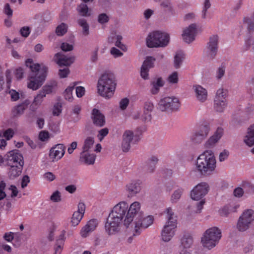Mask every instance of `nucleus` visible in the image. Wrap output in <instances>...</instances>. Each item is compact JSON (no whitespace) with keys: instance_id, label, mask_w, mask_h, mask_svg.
<instances>
[{"instance_id":"nucleus-1","label":"nucleus","mask_w":254,"mask_h":254,"mask_svg":"<svg viewBox=\"0 0 254 254\" xmlns=\"http://www.w3.org/2000/svg\"><path fill=\"white\" fill-rule=\"evenodd\" d=\"M127 208L128 204L125 201L119 202L112 208L105 224V232L109 235H115L120 231Z\"/></svg>"},{"instance_id":"nucleus-2","label":"nucleus","mask_w":254,"mask_h":254,"mask_svg":"<svg viewBox=\"0 0 254 254\" xmlns=\"http://www.w3.org/2000/svg\"><path fill=\"white\" fill-rule=\"evenodd\" d=\"M195 169L202 175L212 174L216 168V160L213 152L207 150L200 154L195 163Z\"/></svg>"},{"instance_id":"nucleus-3","label":"nucleus","mask_w":254,"mask_h":254,"mask_svg":"<svg viewBox=\"0 0 254 254\" xmlns=\"http://www.w3.org/2000/svg\"><path fill=\"white\" fill-rule=\"evenodd\" d=\"M117 82L114 74L111 72L103 73L97 84L98 94L106 99L111 98L115 93Z\"/></svg>"},{"instance_id":"nucleus-4","label":"nucleus","mask_w":254,"mask_h":254,"mask_svg":"<svg viewBox=\"0 0 254 254\" xmlns=\"http://www.w3.org/2000/svg\"><path fill=\"white\" fill-rule=\"evenodd\" d=\"M221 237V230L217 227H212L203 232L200 243L204 249L211 250L218 244Z\"/></svg>"},{"instance_id":"nucleus-5","label":"nucleus","mask_w":254,"mask_h":254,"mask_svg":"<svg viewBox=\"0 0 254 254\" xmlns=\"http://www.w3.org/2000/svg\"><path fill=\"white\" fill-rule=\"evenodd\" d=\"M169 41V35L161 31L150 33L146 39V45L149 48L165 47L168 45Z\"/></svg>"},{"instance_id":"nucleus-6","label":"nucleus","mask_w":254,"mask_h":254,"mask_svg":"<svg viewBox=\"0 0 254 254\" xmlns=\"http://www.w3.org/2000/svg\"><path fill=\"white\" fill-rule=\"evenodd\" d=\"M181 102L178 97L167 96L161 98L158 103V109L161 112L167 113L179 111Z\"/></svg>"},{"instance_id":"nucleus-7","label":"nucleus","mask_w":254,"mask_h":254,"mask_svg":"<svg viewBox=\"0 0 254 254\" xmlns=\"http://www.w3.org/2000/svg\"><path fill=\"white\" fill-rule=\"evenodd\" d=\"M142 212L140 202L137 201L132 202L128 205L127 213L123 221L124 225L127 228L133 224L135 219L141 216Z\"/></svg>"},{"instance_id":"nucleus-8","label":"nucleus","mask_w":254,"mask_h":254,"mask_svg":"<svg viewBox=\"0 0 254 254\" xmlns=\"http://www.w3.org/2000/svg\"><path fill=\"white\" fill-rule=\"evenodd\" d=\"M254 221V210L252 208L245 209L240 215L236 225L240 232L248 230Z\"/></svg>"},{"instance_id":"nucleus-9","label":"nucleus","mask_w":254,"mask_h":254,"mask_svg":"<svg viewBox=\"0 0 254 254\" xmlns=\"http://www.w3.org/2000/svg\"><path fill=\"white\" fill-rule=\"evenodd\" d=\"M218 43L219 37L217 35L209 37L204 50V55L208 60H212L215 58L218 50Z\"/></svg>"},{"instance_id":"nucleus-10","label":"nucleus","mask_w":254,"mask_h":254,"mask_svg":"<svg viewBox=\"0 0 254 254\" xmlns=\"http://www.w3.org/2000/svg\"><path fill=\"white\" fill-rule=\"evenodd\" d=\"M210 130L209 124L201 125L190 136V140L194 143H201L208 136Z\"/></svg>"},{"instance_id":"nucleus-11","label":"nucleus","mask_w":254,"mask_h":254,"mask_svg":"<svg viewBox=\"0 0 254 254\" xmlns=\"http://www.w3.org/2000/svg\"><path fill=\"white\" fill-rule=\"evenodd\" d=\"M209 190V185L206 182H201L193 188L190 191V197L194 200H200L207 194Z\"/></svg>"},{"instance_id":"nucleus-12","label":"nucleus","mask_w":254,"mask_h":254,"mask_svg":"<svg viewBox=\"0 0 254 254\" xmlns=\"http://www.w3.org/2000/svg\"><path fill=\"white\" fill-rule=\"evenodd\" d=\"M154 221V217L151 215L147 216L143 218L140 217L135 219L133 222L134 231L136 234L140 233L142 229H145L151 225Z\"/></svg>"},{"instance_id":"nucleus-13","label":"nucleus","mask_w":254,"mask_h":254,"mask_svg":"<svg viewBox=\"0 0 254 254\" xmlns=\"http://www.w3.org/2000/svg\"><path fill=\"white\" fill-rule=\"evenodd\" d=\"M46 77V74L44 73L39 75H38V74L29 75L27 82L28 88L34 91L38 89L43 84Z\"/></svg>"},{"instance_id":"nucleus-14","label":"nucleus","mask_w":254,"mask_h":254,"mask_svg":"<svg viewBox=\"0 0 254 254\" xmlns=\"http://www.w3.org/2000/svg\"><path fill=\"white\" fill-rule=\"evenodd\" d=\"M156 59L151 56L146 57L140 68V76L144 80L149 78V71L150 69L154 67Z\"/></svg>"},{"instance_id":"nucleus-15","label":"nucleus","mask_w":254,"mask_h":254,"mask_svg":"<svg viewBox=\"0 0 254 254\" xmlns=\"http://www.w3.org/2000/svg\"><path fill=\"white\" fill-rule=\"evenodd\" d=\"M197 34V26L196 24H191L185 28L182 34L183 41L188 44L195 40Z\"/></svg>"},{"instance_id":"nucleus-16","label":"nucleus","mask_w":254,"mask_h":254,"mask_svg":"<svg viewBox=\"0 0 254 254\" xmlns=\"http://www.w3.org/2000/svg\"><path fill=\"white\" fill-rule=\"evenodd\" d=\"M224 134V129L221 127H218L213 134L205 142L204 146L206 149L214 148L220 140Z\"/></svg>"},{"instance_id":"nucleus-17","label":"nucleus","mask_w":254,"mask_h":254,"mask_svg":"<svg viewBox=\"0 0 254 254\" xmlns=\"http://www.w3.org/2000/svg\"><path fill=\"white\" fill-rule=\"evenodd\" d=\"M254 193V185L248 182H243L241 187L235 188L233 191L234 195L237 198L242 197L244 194Z\"/></svg>"},{"instance_id":"nucleus-18","label":"nucleus","mask_w":254,"mask_h":254,"mask_svg":"<svg viewBox=\"0 0 254 254\" xmlns=\"http://www.w3.org/2000/svg\"><path fill=\"white\" fill-rule=\"evenodd\" d=\"M8 165H23V158L17 150L10 151L7 154Z\"/></svg>"},{"instance_id":"nucleus-19","label":"nucleus","mask_w":254,"mask_h":254,"mask_svg":"<svg viewBox=\"0 0 254 254\" xmlns=\"http://www.w3.org/2000/svg\"><path fill=\"white\" fill-rule=\"evenodd\" d=\"M65 146L62 144H58L50 150L49 157L53 162L60 160L65 153Z\"/></svg>"},{"instance_id":"nucleus-20","label":"nucleus","mask_w":254,"mask_h":254,"mask_svg":"<svg viewBox=\"0 0 254 254\" xmlns=\"http://www.w3.org/2000/svg\"><path fill=\"white\" fill-rule=\"evenodd\" d=\"M26 66L29 67L33 74L38 75L42 74V73L47 74V67L43 64H39L37 63H33L32 59H28L25 62Z\"/></svg>"},{"instance_id":"nucleus-21","label":"nucleus","mask_w":254,"mask_h":254,"mask_svg":"<svg viewBox=\"0 0 254 254\" xmlns=\"http://www.w3.org/2000/svg\"><path fill=\"white\" fill-rule=\"evenodd\" d=\"M134 137L132 130H126L122 135V148L124 152H127L130 148V144Z\"/></svg>"},{"instance_id":"nucleus-22","label":"nucleus","mask_w":254,"mask_h":254,"mask_svg":"<svg viewBox=\"0 0 254 254\" xmlns=\"http://www.w3.org/2000/svg\"><path fill=\"white\" fill-rule=\"evenodd\" d=\"M85 206L83 202H79L78 204V210L75 211L71 219L72 226H77L81 221L85 212Z\"/></svg>"},{"instance_id":"nucleus-23","label":"nucleus","mask_w":254,"mask_h":254,"mask_svg":"<svg viewBox=\"0 0 254 254\" xmlns=\"http://www.w3.org/2000/svg\"><path fill=\"white\" fill-rule=\"evenodd\" d=\"M154 105L151 100H147L144 102L143 106V114L141 120L145 122H149L151 120V113L153 111Z\"/></svg>"},{"instance_id":"nucleus-24","label":"nucleus","mask_w":254,"mask_h":254,"mask_svg":"<svg viewBox=\"0 0 254 254\" xmlns=\"http://www.w3.org/2000/svg\"><path fill=\"white\" fill-rule=\"evenodd\" d=\"M54 60L60 66H69L74 62V57L58 53L55 55Z\"/></svg>"},{"instance_id":"nucleus-25","label":"nucleus","mask_w":254,"mask_h":254,"mask_svg":"<svg viewBox=\"0 0 254 254\" xmlns=\"http://www.w3.org/2000/svg\"><path fill=\"white\" fill-rule=\"evenodd\" d=\"M177 226L165 224L161 231V239L165 242L170 241L174 236Z\"/></svg>"},{"instance_id":"nucleus-26","label":"nucleus","mask_w":254,"mask_h":254,"mask_svg":"<svg viewBox=\"0 0 254 254\" xmlns=\"http://www.w3.org/2000/svg\"><path fill=\"white\" fill-rule=\"evenodd\" d=\"M122 39L123 37L121 34L116 31H112L108 37V41L110 44L114 43L115 46L123 51H126L127 49L126 46L122 43Z\"/></svg>"},{"instance_id":"nucleus-27","label":"nucleus","mask_w":254,"mask_h":254,"mask_svg":"<svg viewBox=\"0 0 254 254\" xmlns=\"http://www.w3.org/2000/svg\"><path fill=\"white\" fill-rule=\"evenodd\" d=\"M192 89L195 97L198 102L204 103L207 100L208 92L205 88L201 85H195L193 86Z\"/></svg>"},{"instance_id":"nucleus-28","label":"nucleus","mask_w":254,"mask_h":254,"mask_svg":"<svg viewBox=\"0 0 254 254\" xmlns=\"http://www.w3.org/2000/svg\"><path fill=\"white\" fill-rule=\"evenodd\" d=\"M96 155L91 151H81L80 153L79 161L86 165L94 164Z\"/></svg>"},{"instance_id":"nucleus-29","label":"nucleus","mask_w":254,"mask_h":254,"mask_svg":"<svg viewBox=\"0 0 254 254\" xmlns=\"http://www.w3.org/2000/svg\"><path fill=\"white\" fill-rule=\"evenodd\" d=\"M98 224L97 219H92L89 220L87 224L81 229L80 231V235L83 238L87 237L89 233L94 231Z\"/></svg>"},{"instance_id":"nucleus-30","label":"nucleus","mask_w":254,"mask_h":254,"mask_svg":"<svg viewBox=\"0 0 254 254\" xmlns=\"http://www.w3.org/2000/svg\"><path fill=\"white\" fill-rule=\"evenodd\" d=\"M91 118L93 124L98 127H102L105 124V116L97 109H93L92 111Z\"/></svg>"},{"instance_id":"nucleus-31","label":"nucleus","mask_w":254,"mask_h":254,"mask_svg":"<svg viewBox=\"0 0 254 254\" xmlns=\"http://www.w3.org/2000/svg\"><path fill=\"white\" fill-rule=\"evenodd\" d=\"M126 190L131 195H135L141 190V182L133 180L127 184Z\"/></svg>"},{"instance_id":"nucleus-32","label":"nucleus","mask_w":254,"mask_h":254,"mask_svg":"<svg viewBox=\"0 0 254 254\" xmlns=\"http://www.w3.org/2000/svg\"><path fill=\"white\" fill-rule=\"evenodd\" d=\"M165 215L166 223L165 224L177 226V216L171 207L167 208L164 211Z\"/></svg>"},{"instance_id":"nucleus-33","label":"nucleus","mask_w":254,"mask_h":254,"mask_svg":"<svg viewBox=\"0 0 254 254\" xmlns=\"http://www.w3.org/2000/svg\"><path fill=\"white\" fill-rule=\"evenodd\" d=\"M240 206V205L238 203L228 204L219 210V213L221 216H226L231 213L236 212Z\"/></svg>"},{"instance_id":"nucleus-34","label":"nucleus","mask_w":254,"mask_h":254,"mask_svg":"<svg viewBox=\"0 0 254 254\" xmlns=\"http://www.w3.org/2000/svg\"><path fill=\"white\" fill-rule=\"evenodd\" d=\"M243 141L247 145L250 147L254 144V124L248 127L247 134L244 136Z\"/></svg>"},{"instance_id":"nucleus-35","label":"nucleus","mask_w":254,"mask_h":254,"mask_svg":"<svg viewBox=\"0 0 254 254\" xmlns=\"http://www.w3.org/2000/svg\"><path fill=\"white\" fill-rule=\"evenodd\" d=\"M164 84V81L161 77H158L155 79L151 83L152 87L150 89V92L154 95L157 94L160 88L162 87Z\"/></svg>"},{"instance_id":"nucleus-36","label":"nucleus","mask_w":254,"mask_h":254,"mask_svg":"<svg viewBox=\"0 0 254 254\" xmlns=\"http://www.w3.org/2000/svg\"><path fill=\"white\" fill-rule=\"evenodd\" d=\"M45 97V96L39 91L38 93L34 97L32 103L30 105V110L32 111H35L42 104Z\"/></svg>"},{"instance_id":"nucleus-37","label":"nucleus","mask_w":254,"mask_h":254,"mask_svg":"<svg viewBox=\"0 0 254 254\" xmlns=\"http://www.w3.org/2000/svg\"><path fill=\"white\" fill-rule=\"evenodd\" d=\"M57 86V82L56 81H52L44 85L39 91L46 97V95L52 93Z\"/></svg>"},{"instance_id":"nucleus-38","label":"nucleus","mask_w":254,"mask_h":254,"mask_svg":"<svg viewBox=\"0 0 254 254\" xmlns=\"http://www.w3.org/2000/svg\"><path fill=\"white\" fill-rule=\"evenodd\" d=\"M185 58V54L182 52H178L175 54L173 60V66L175 69H179L181 67Z\"/></svg>"},{"instance_id":"nucleus-39","label":"nucleus","mask_w":254,"mask_h":254,"mask_svg":"<svg viewBox=\"0 0 254 254\" xmlns=\"http://www.w3.org/2000/svg\"><path fill=\"white\" fill-rule=\"evenodd\" d=\"M94 138L92 136L87 137L83 141L82 151H92L94 145Z\"/></svg>"},{"instance_id":"nucleus-40","label":"nucleus","mask_w":254,"mask_h":254,"mask_svg":"<svg viewBox=\"0 0 254 254\" xmlns=\"http://www.w3.org/2000/svg\"><path fill=\"white\" fill-rule=\"evenodd\" d=\"M228 91L223 88H219L215 94L214 102L227 101Z\"/></svg>"},{"instance_id":"nucleus-41","label":"nucleus","mask_w":254,"mask_h":254,"mask_svg":"<svg viewBox=\"0 0 254 254\" xmlns=\"http://www.w3.org/2000/svg\"><path fill=\"white\" fill-rule=\"evenodd\" d=\"M78 83V82H73L65 89L64 96L66 100L71 102L73 99L72 91L74 87Z\"/></svg>"},{"instance_id":"nucleus-42","label":"nucleus","mask_w":254,"mask_h":254,"mask_svg":"<svg viewBox=\"0 0 254 254\" xmlns=\"http://www.w3.org/2000/svg\"><path fill=\"white\" fill-rule=\"evenodd\" d=\"M193 240L191 236H184L181 240V249L187 250L190 248L193 244Z\"/></svg>"},{"instance_id":"nucleus-43","label":"nucleus","mask_w":254,"mask_h":254,"mask_svg":"<svg viewBox=\"0 0 254 254\" xmlns=\"http://www.w3.org/2000/svg\"><path fill=\"white\" fill-rule=\"evenodd\" d=\"M30 104V101L29 100H25L21 104L18 105L14 108V112L16 115H22Z\"/></svg>"},{"instance_id":"nucleus-44","label":"nucleus","mask_w":254,"mask_h":254,"mask_svg":"<svg viewBox=\"0 0 254 254\" xmlns=\"http://www.w3.org/2000/svg\"><path fill=\"white\" fill-rule=\"evenodd\" d=\"M10 166L9 175L10 178H13L19 176L21 173L23 165H8Z\"/></svg>"},{"instance_id":"nucleus-45","label":"nucleus","mask_w":254,"mask_h":254,"mask_svg":"<svg viewBox=\"0 0 254 254\" xmlns=\"http://www.w3.org/2000/svg\"><path fill=\"white\" fill-rule=\"evenodd\" d=\"M243 22L249 32L251 33L254 31V14L251 17H244Z\"/></svg>"},{"instance_id":"nucleus-46","label":"nucleus","mask_w":254,"mask_h":254,"mask_svg":"<svg viewBox=\"0 0 254 254\" xmlns=\"http://www.w3.org/2000/svg\"><path fill=\"white\" fill-rule=\"evenodd\" d=\"M167 83L170 85H176L179 81V73L174 71L169 74L166 79Z\"/></svg>"},{"instance_id":"nucleus-47","label":"nucleus","mask_w":254,"mask_h":254,"mask_svg":"<svg viewBox=\"0 0 254 254\" xmlns=\"http://www.w3.org/2000/svg\"><path fill=\"white\" fill-rule=\"evenodd\" d=\"M184 192V189L178 188L174 191L170 198V201L172 203H177L181 197Z\"/></svg>"},{"instance_id":"nucleus-48","label":"nucleus","mask_w":254,"mask_h":254,"mask_svg":"<svg viewBox=\"0 0 254 254\" xmlns=\"http://www.w3.org/2000/svg\"><path fill=\"white\" fill-rule=\"evenodd\" d=\"M227 101L214 102V110L219 113L223 112L227 107Z\"/></svg>"},{"instance_id":"nucleus-49","label":"nucleus","mask_w":254,"mask_h":254,"mask_svg":"<svg viewBox=\"0 0 254 254\" xmlns=\"http://www.w3.org/2000/svg\"><path fill=\"white\" fill-rule=\"evenodd\" d=\"M77 10L79 14L83 16H88L91 14V11L87 5L84 3L79 5L77 7Z\"/></svg>"},{"instance_id":"nucleus-50","label":"nucleus","mask_w":254,"mask_h":254,"mask_svg":"<svg viewBox=\"0 0 254 254\" xmlns=\"http://www.w3.org/2000/svg\"><path fill=\"white\" fill-rule=\"evenodd\" d=\"M78 24L82 28V33L84 35L87 36L89 34V27L86 20L84 19H80L78 20Z\"/></svg>"},{"instance_id":"nucleus-51","label":"nucleus","mask_w":254,"mask_h":254,"mask_svg":"<svg viewBox=\"0 0 254 254\" xmlns=\"http://www.w3.org/2000/svg\"><path fill=\"white\" fill-rule=\"evenodd\" d=\"M226 66L224 64L220 65L216 69L215 72V78L217 80L221 79L225 73Z\"/></svg>"},{"instance_id":"nucleus-52","label":"nucleus","mask_w":254,"mask_h":254,"mask_svg":"<svg viewBox=\"0 0 254 254\" xmlns=\"http://www.w3.org/2000/svg\"><path fill=\"white\" fill-rule=\"evenodd\" d=\"M67 30V26L65 23H62L59 25L56 29V33L58 36L64 35Z\"/></svg>"},{"instance_id":"nucleus-53","label":"nucleus","mask_w":254,"mask_h":254,"mask_svg":"<svg viewBox=\"0 0 254 254\" xmlns=\"http://www.w3.org/2000/svg\"><path fill=\"white\" fill-rule=\"evenodd\" d=\"M14 73L15 77L17 80H21L24 77L25 74L24 69L21 67H17L15 68Z\"/></svg>"},{"instance_id":"nucleus-54","label":"nucleus","mask_w":254,"mask_h":254,"mask_svg":"<svg viewBox=\"0 0 254 254\" xmlns=\"http://www.w3.org/2000/svg\"><path fill=\"white\" fill-rule=\"evenodd\" d=\"M252 48L254 51V37H251L245 40L244 48L245 50H248Z\"/></svg>"},{"instance_id":"nucleus-55","label":"nucleus","mask_w":254,"mask_h":254,"mask_svg":"<svg viewBox=\"0 0 254 254\" xmlns=\"http://www.w3.org/2000/svg\"><path fill=\"white\" fill-rule=\"evenodd\" d=\"M230 155V152L227 149H224L220 152L218 156V160L220 162H223L226 160Z\"/></svg>"},{"instance_id":"nucleus-56","label":"nucleus","mask_w":254,"mask_h":254,"mask_svg":"<svg viewBox=\"0 0 254 254\" xmlns=\"http://www.w3.org/2000/svg\"><path fill=\"white\" fill-rule=\"evenodd\" d=\"M213 16L212 13L208 10L202 9L201 13V17L202 19L209 21Z\"/></svg>"},{"instance_id":"nucleus-57","label":"nucleus","mask_w":254,"mask_h":254,"mask_svg":"<svg viewBox=\"0 0 254 254\" xmlns=\"http://www.w3.org/2000/svg\"><path fill=\"white\" fill-rule=\"evenodd\" d=\"M6 184L3 181H0V200H3L6 196L5 192Z\"/></svg>"},{"instance_id":"nucleus-58","label":"nucleus","mask_w":254,"mask_h":254,"mask_svg":"<svg viewBox=\"0 0 254 254\" xmlns=\"http://www.w3.org/2000/svg\"><path fill=\"white\" fill-rule=\"evenodd\" d=\"M109 16L106 13L100 14L98 16V21L100 24H105L107 23L109 20Z\"/></svg>"},{"instance_id":"nucleus-59","label":"nucleus","mask_w":254,"mask_h":254,"mask_svg":"<svg viewBox=\"0 0 254 254\" xmlns=\"http://www.w3.org/2000/svg\"><path fill=\"white\" fill-rule=\"evenodd\" d=\"M50 199L53 202H57L61 200V192L59 190L54 191L50 196Z\"/></svg>"},{"instance_id":"nucleus-60","label":"nucleus","mask_w":254,"mask_h":254,"mask_svg":"<svg viewBox=\"0 0 254 254\" xmlns=\"http://www.w3.org/2000/svg\"><path fill=\"white\" fill-rule=\"evenodd\" d=\"M129 100L127 98H124L120 100L119 102V108L122 110H125L128 106Z\"/></svg>"},{"instance_id":"nucleus-61","label":"nucleus","mask_w":254,"mask_h":254,"mask_svg":"<svg viewBox=\"0 0 254 254\" xmlns=\"http://www.w3.org/2000/svg\"><path fill=\"white\" fill-rule=\"evenodd\" d=\"M109 133V129L107 128H104L98 131L97 137L100 141H102L103 138L107 135Z\"/></svg>"},{"instance_id":"nucleus-62","label":"nucleus","mask_w":254,"mask_h":254,"mask_svg":"<svg viewBox=\"0 0 254 254\" xmlns=\"http://www.w3.org/2000/svg\"><path fill=\"white\" fill-rule=\"evenodd\" d=\"M14 135V131L11 128H8L3 132H2V135L6 138V140H10Z\"/></svg>"},{"instance_id":"nucleus-63","label":"nucleus","mask_w":254,"mask_h":254,"mask_svg":"<svg viewBox=\"0 0 254 254\" xmlns=\"http://www.w3.org/2000/svg\"><path fill=\"white\" fill-rule=\"evenodd\" d=\"M85 89L81 86H77L75 88L76 95L78 98H81L85 95Z\"/></svg>"},{"instance_id":"nucleus-64","label":"nucleus","mask_w":254,"mask_h":254,"mask_svg":"<svg viewBox=\"0 0 254 254\" xmlns=\"http://www.w3.org/2000/svg\"><path fill=\"white\" fill-rule=\"evenodd\" d=\"M65 233L66 231L65 230H63L61 232V233L58 237L57 240H56V243L59 244L60 245H64V242L65 240Z\"/></svg>"}]
</instances>
